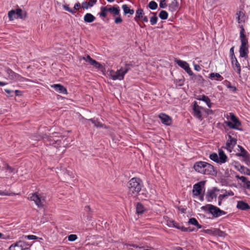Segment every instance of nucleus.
Masks as SVG:
<instances>
[{"label": "nucleus", "mask_w": 250, "mask_h": 250, "mask_svg": "<svg viewBox=\"0 0 250 250\" xmlns=\"http://www.w3.org/2000/svg\"><path fill=\"white\" fill-rule=\"evenodd\" d=\"M193 168L196 172L202 174L213 176L217 174V171L214 169V167L206 162L198 161L195 162L193 165Z\"/></svg>", "instance_id": "obj_1"}, {"label": "nucleus", "mask_w": 250, "mask_h": 250, "mask_svg": "<svg viewBox=\"0 0 250 250\" xmlns=\"http://www.w3.org/2000/svg\"><path fill=\"white\" fill-rule=\"evenodd\" d=\"M240 39L241 45L239 49L240 57L247 58L249 53V42L248 39L245 34V29L242 25L240 26Z\"/></svg>", "instance_id": "obj_2"}, {"label": "nucleus", "mask_w": 250, "mask_h": 250, "mask_svg": "<svg viewBox=\"0 0 250 250\" xmlns=\"http://www.w3.org/2000/svg\"><path fill=\"white\" fill-rule=\"evenodd\" d=\"M127 187L129 194L132 195L139 194L142 187V181L139 178H132L128 182Z\"/></svg>", "instance_id": "obj_3"}, {"label": "nucleus", "mask_w": 250, "mask_h": 250, "mask_svg": "<svg viewBox=\"0 0 250 250\" xmlns=\"http://www.w3.org/2000/svg\"><path fill=\"white\" fill-rule=\"evenodd\" d=\"M29 198L30 200L34 201L39 208H43V202L45 201L44 198L38 192L32 193Z\"/></svg>", "instance_id": "obj_4"}, {"label": "nucleus", "mask_w": 250, "mask_h": 250, "mask_svg": "<svg viewBox=\"0 0 250 250\" xmlns=\"http://www.w3.org/2000/svg\"><path fill=\"white\" fill-rule=\"evenodd\" d=\"M230 134L231 132L228 133V140L227 141L226 146L223 147L229 152L232 151L237 143V139L233 137Z\"/></svg>", "instance_id": "obj_5"}, {"label": "nucleus", "mask_w": 250, "mask_h": 250, "mask_svg": "<svg viewBox=\"0 0 250 250\" xmlns=\"http://www.w3.org/2000/svg\"><path fill=\"white\" fill-rule=\"evenodd\" d=\"M193 115L194 117L202 121L203 120L201 111L205 109L202 106L198 105L197 103L194 101L193 103Z\"/></svg>", "instance_id": "obj_6"}, {"label": "nucleus", "mask_w": 250, "mask_h": 250, "mask_svg": "<svg viewBox=\"0 0 250 250\" xmlns=\"http://www.w3.org/2000/svg\"><path fill=\"white\" fill-rule=\"evenodd\" d=\"M174 62L181 68L184 69L188 75H192V71L189 67L188 63L184 61L175 59Z\"/></svg>", "instance_id": "obj_7"}, {"label": "nucleus", "mask_w": 250, "mask_h": 250, "mask_svg": "<svg viewBox=\"0 0 250 250\" xmlns=\"http://www.w3.org/2000/svg\"><path fill=\"white\" fill-rule=\"evenodd\" d=\"M5 71L6 73V78L7 79L15 81L20 80L21 79L23 78L19 74L16 73L10 68H6Z\"/></svg>", "instance_id": "obj_8"}, {"label": "nucleus", "mask_w": 250, "mask_h": 250, "mask_svg": "<svg viewBox=\"0 0 250 250\" xmlns=\"http://www.w3.org/2000/svg\"><path fill=\"white\" fill-rule=\"evenodd\" d=\"M236 19L239 24L244 23L246 20L245 12L243 8L237 10L236 13Z\"/></svg>", "instance_id": "obj_9"}, {"label": "nucleus", "mask_w": 250, "mask_h": 250, "mask_svg": "<svg viewBox=\"0 0 250 250\" xmlns=\"http://www.w3.org/2000/svg\"><path fill=\"white\" fill-rule=\"evenodd\" d=\"M201 232L213 235V236H223L224 232L218 229L212 228L211 229H203Z\"/></svg>", "instance_id": "obj_10"}, {"label": "nucleus", "mask_w": 250, "mask_h": 250, "mask_svg": "<svg viewBox=\"0 0 250 250\" xmlns=\"http://www.w3.org/2000/svg\"><path fill=\"white\" fill-rule=\"evenodd\" d=\"M205 182L201 181L193 185L192 192L194 195L197 196L202 192V187L204 186Z\"/></svg>", "instance_id": "obj_11"}, {"label": "nucleus", "mask_w": 250, "mask_h": 250, "mask_svg": "<svg viewBox=\"0 0 250 250\" xmlns=\"http://www.w3.org/2000/svg\"><path fill=\"white\" fill-rule=\"evenodd\" d=\"M227 125L230 128L235 129L239 130H242V128H239L241 125V122L237 118L235 120L231 122L228 121L225 122Z\"/></svg>", "instance_id": "obj_12"}, {"label": "nucleus", "mask_w": 250, "mask_h": 250, "mask_svg": "<svg viewBox=\"0 0 250 250\" xmlns=\"http://www.w3.org/2000/svg\"><path fill=\"white\" fill-rule=\"evenodd\" d=\"M125 73L123 71V67L118 70L113 74H111V78L113 80H122L124 78Z\"/></svg>", "instance_id": "obj_13"}, {"label": "nucleus", "mask_w": 250, "mask_h": 250, "mask_svg": "<svg viewBox=\"0 0 250 250\" xmlns=\"http://www.w3.org/2000/svg\"><path fill=\"white\" fill-rule=\"evenodd\" d=\"M218 190L216 188H214L212 189L208 190L206 194V199L208 202H212L214 198H216L217 194L215 191Z\"/></svg>", "instance_id": "obj_14"}, {"label": "nucleus", "mask_w": 250, "mask_h": 250, "mask_svg": "<svg viewBox=\"0 0 250 250\" xmlns=\"http://www.w3.org/2000/svg\"><path fill=\"white\" fill-rule=\"evenodd\" d=\"M191 76V80L193 83H196L198 85H203L204 82L203 77L200 75H195L192 72V75H189Z\"/></svg>", "instance_id": "obj_15"}, {"label": "nucleus", "mask_w": 250, "mask_h": 250, "mask_svg": "<svg viewBox=\"0 0 250 250\" xmlns=\"http://www.w3.org/2000/svg\"><path fill=\"white\" fill-rule=\"evenodd\" d=\"M24 242L21 241H19L14 244L10 246L9 249V250H25L26 248H23L24 246Z\"/></svg>", "instance_id": "obj_16"}, {"label": "nucleus", "mask_w": 250, "mask_h": 250, "mask_svg": "<svg viewBox=\"0 0 250 250\" xmlns=\"http://www.w3.org/2000/svg\"><path fill=\"white\" fill-rule=\"evenodd\" d=\"M52 88H53L55 90L61 94H67V91L66 88L61 84H54L51 85Z\"/></svg>", "instance_id": "obj_17"}, {"label": "nucleus", "mask_w": 250, "mask_h": 250, "mask_svg": "<svg viewBox=\"0 0 250 250\" xmlns=\"http://www.w3.org/2000/svg\"><path fill=\"white\" fill-rule=\"evenodd\" d=\"M159 117L163 124L166 125H171L172 121L171 118L169 116L164 113H161L159 114Z\"/></svg>", "instance_id": "obj_18"}, {"label": "nucleus", "mask_w": 250, "mask_h": 250, "mask_svg": "<svg viewBox=\"0 0 250 250\" xmlns=\"http://www.w3.org/2000/svg\"><path fill=\"white\" fill-rule=\"evenodd\" d=\"M82 59L85 60L86 62H88L91 65L94 66L96 68H99L101 66V64L99 62H97L95 60H93L88 55H87L86 57H83Z\"/></svg>", "instance_id": "obj_19"}, {"label": "nucleus", "mask_w": 250, "mask_h": 250, "mask_svg": "<svg viewBox=\"0 0 250 250\" xmlns=\"http://www.w3.org/2000/svg\"><path fill=\"white\" fill-rule=\"evenodd\" d=\"M222 148L218 149V157L220 161V164L225 163L228 161L227 156L222 150Z\"/></svg>", "instance_id": "obj_20"}, {"label": "nucleus", "mask_w": 250, "mask_h": 250, "mask_svg": "<svg viewBox=\"0 0 250 250\" xmlns=\"http://www.w3.org/2000/svg\"><path fill=\"white\" fill-rule=\"evenodd\" d=\"M219 208L214 206L212 205L209 204L208 210L209 212L211 213L214 217H218L220 216V214L217 210H219Z\"/></svg>", "instance_id": "obj_21"}, {"label": "nucleus", "mask_w": 250, "mask_h": 250, "mask_svg": "<svg viewBox=\"0 0 250 250\" xmlns=\"http://www.w3.org/2000/svg\"><path fill=\"white\" fill-rule=\"evenodd\" d=\"M236 207L242 210H247L250 209V206L248 203L243 201H238L237 203Z\"/></svg>", "instance_id": "obj_22"}, {"label": "nucleus", "mask_w": 250, "mask_h": 250, "mask_svg": "<svg viewBox=\"0 0 250 250\" xmlns=\"http://www.w3.org/2000/svg\"><path fill=\"white\" fill-rule=\"evenodd\" d=\"M231 64L233 66V67L234 68L235 67L237 68V73L239 74H241V66L239 63L238 62L236 58L235 57V58H233V59H231Z\"/></svg>", "instance_id": "obj_23"}, {"label": "nucleus", "mask_w": 250, "mask_h": 250, "mask_svg": "<svg viewBox=\"0 0 250 250\" xmlns=\"http://www.w3.org/2000/svg\"><path fill=\"white\" fill-rule=\"evenodd\" d=\"M42 138L43 139L44 142L46 144V145L54 146L56 141V139H55L53 137L48 136L46 135L42 137Z\"/></svg>", "instance_id": "obj_24"}, {"label": "nucleus", "mask_w": 250, "mask_h": 250, "mask_svg": "<svg viewBox=\"0 0 250 250\" xmlns=\"http://www.w3.org/2000/svg\"><path fill=\"white\" fill-rule=\"evenodd\" d=\"M16 15L17 18H19L21 19H25L27 18L26 12L19 8L16 9Z\"/></svg>", "instance_id": "obj_25"}, {"label": "nucleus", "mask_w": 250, "mask_h": 250, "mask_svg": "<svg viewBox=\"0 0 250 250\" xmlns=\"http://www.w3.org/2000/svg\"><path fill=\"white\" fill-rule=\"evenodd\" d=\"M145 13L143 9L139 8L136 11V16L134 18V20L138 21L139 20H141V18L144 15Z\"/></svg>", "instance_id": "obj_26"}, {"label": "nucleus", "mask_w": 250, "mask_h": 250, "mask_svg": "<svg viewBox=\"0 0 250 250\" xmlns=\"http://www.w3.org/2000/svg\"><path fill=\"white\" fill-rule=\"evenodd\" d=\"M136 213L138 214H142L146 211L145 207L141 203H137L136 204Z\"/></svg>", "instance_id": "obj_27"}, {"label": "nucleus", "mask_w": 250, "mask_h": 250, "mask_svg": "<svg viewBox=\"0 0 250 250\" xmlns=\"http://www.w3.org/2000/svg\"><path fill=\"white\" fill-rule=\"evenodd\" d=\"M96 18L90 13H86L83 18L84 21L85 22L90 23L94 21Z\"/></svg>", "instance_id": "obj_28"}, {"label": "nucleus", "mask_w": 250, "mask_h": 250, "mask_svg": "<svg viewBox=\"0 0 250 250\" xmlns=\"http://www.w3.org/2000/svg\"><path fill=\"white\" fill-rule=\"evenodd\" d=\"M179 7V4L177 0H173L168 5L169 9L171 11H176Z\"/></svg>", "instance_id": "obj_29"}, {"label": "nucleus", "mask_w": 250, "mask_h": 250, "mask_svg": "<svg viewBox=\"0 0 250 250\" xmlns=\"http://www.w3.org/2000/svg\"><path fill=\"white\" fill-rule=\"evenodd\" d=\"M209 78L211 80H216L220 81L223 80V77L217 73H211L209 74Z\"/></svg>", "instance_id": "obj_30"}, {"label": "nucleus", "mask_w": 250, "mask_h": 250, "mask_svg": "<svg viewBox=\"0 0 250 250\" xmlns=\"http://www.w3.org/2000/svg\"><path fill=\"white\" fill-rule=\"evenodd\" d=\"M122 8L124 10V13L125 15L129 14L132 15L134 13V10L130 9V8L126 4L123 5Z\"/></svg>", "instance_id": "obj_31"}, {"label": "nucleus", "mask_w": 250, "mask_h": 250, "mask_svg": "<svg viewBox=\"0 0 250 250\" xmlns=\"http://www.w3.org/2000/svg\"><path fill=\"white\" fill-rule=\"evenodd\" d=\"M238 170L240 172L242 173L248 175H250V169L245 167L244 166H240V168H238Z\"/></svg>", "instance_id": "obj_32"}, {"label": "nucleus", "mask_w": 250, "mask_h": 250, "mask_svg": "<svg viewBox=\"0 0 250 250\" xmlns=\"http://www.w3.org/2000/svg\"><path fill=\"white\" fill-rule=\"evenodd\" d=\"M92 3H88L87 2H86V1L83 2L82 3V7L83 9H87L89 7L93 6L97 2V0H92Z\"/></svg>", "instance_id": "obj_33"}, {"label": "nucleus", "mask_w": 250, "mask_h": 250, "mask_svg": "<svg viewBox=\"0 0 250 250\" xmlns=\"http://www.w3.org/2000/svg\"><path fill=\"white\" fill-rule=\"evenodd\" d=\"M201 101H204L207 104L209 108H210L211 107L212 103L210 102V99L207 96H206L205 95H201Z\"/></svg>", "instance_id": "obj_34"}, {"label": "nucleus", "mask_w": 250, "mask_h": 250, "mask_svg": "<svg viewBox=\"0 0 250 250\" xmlns=\"http://www.w3.org/2000/svg\"><path fill=\"white\" fill-rule=\"evenodd\" d=\"M238 147L240 148L241 150V153H236V156H241L242 157L246 156L249 154V153L241 146L238 145Z\"/></svg>", "instance_id": "obj_35"}, {"label": "nucleus", "mask_w": 250, "mask_h": 250, "mask_svg": "<svg viewBox=\"0 0 250 250\" xmlns=\"http://www.w3.org/2000/svg\"><path fill=\"white\" fill-rule=\"evenodd\" d=\"M8 16L10 21H13L14 19L17 18L16 17L17 16L16 10H11L9 11L8 13Z\"/></svg>", "instance_id": "obj_36"}, {"label": "nucleus", "mask_w": 250, "mask_h": 250, "mask_svg": "<svg viewBox=\"0 0 250 250\" xmlns=\"http://www.w3.org/2000/svg\"><path fill=\"white\" fill-rule=\"evenodd\" d=\"M209 158L215 162L220 164L218 155L216 153H212L210 154Z\"/></svg>", "instance_id": "obj_37"}, {"label": "nucleus", "mask_w": 250, "mask_h": 250, "mask_svg": "<svg viewBox=\"0 0 250 250\" xmlns=\"http://www.w3.org/2000/svg\"><path fill=\"white\" fill-rule=\"evenodd\" d=\"M234 195V193L231 190H229L227 191L225 190V192L223 194L219 195V196H220V198H222V199H224L225 198H227L228 196H231Z\"/></svg>", "instance_id": "obj_38"}, {"label": "nucleus", "mask_w": 250, "mask_h": 250, "mask_svg": "<svg viewBox=\"0 0 250 250\" xmlns=\"http://www.w3.org/2000/svg\"><path fill=\"white\" fill-rule=\"evenodd\" d=\"M99 15L101 17L105 18L107 16L106 6H102L101 7V12Z\"/></svg>", "instance_id": "obj_39"}, {"label": "nucleus", "mask_w": 250, "mask_h": 250, "mask_svg": "<svg viewBox=\"0 0 250 250\" xmlns=\"http://www.w3.org/2000/svg\"><path fill=\"white\" fill-rule=\"evenodd\" d=\"M89 121L91 122L94 125L97 127H103L104 125L101 122H99L97 120H95L94 119H89Z\"/></svg>", "instance_id": "obj_40"}, {"label": "nucleus", "mask_w": 250, "mask_h": 250, "mask_svg": "<svg viewBox=\"0 0 250 250\" xmlns=\"http://www.w3.org/2000/svg\"><path fill=\"white\" fill-rule=\"evenodd\" d=\"M159 17L162 20H166L168 17V13L166 11L162 10L159 14Z\"/></svg>", "instance_id": "obj_41"}, {"label": "nucleus", "mask_w": 250, "mask_h": 250, "mask_svg": "<svg viewBox=\"0 0 250 250\" xmlns=\"http://www.w3.org/2000/svg\"><path fill=\"white\" fill-rule=\"evenodd\" d=\"M133 67V64L131 63H125V67H123V71L125 74L127 72Z\"/></svg>", "instance_id": "obj_42"}, {"label": "nucleus", "mask_w": 250, "mask_h": 250, "mask_svg": "<svg viewBox=\"0 0 250 250\" xmlns=\"http://www.w3.org/2000/svg\"><path fill=\"white\" fill-rule=\"evenodd\" d=\"M236 178H237L238 179H240L244 184L245 185V187L246 188L247 184H248V182H250V181L248 180V179L247 177L244 176H240L239 175H236Z\"/></svg>", "instance_id": "obj_43"}, {"label": "nucleus", "mask_w": 250, "mask_h": 250, "mask_svg": "<svg viewBox=\"0 0 250 250\" xmlns=\"http://www.w3.org/2000/svg\"><path fill=\"white\" fill-rule=\"evenodd\" d=\"M153 16L150 19V22L151 25L155 24L158 21V18L156 16V13H152Z\"/></svg>", "instance_id": "obj_44"}, {"label": "nucleus", "mask_w": 250, "mask_h": 250, "mask_svg": "<svg viewBox=\"0 0 250 250\" xmlns=\"http://www.w3.org/2000/svg\"><path fill=\"white\" fill-rule=\"evenodd\" d=\"M148 6L151 10H155L158 7V4L155 1H151L149 2Z\"/></svg>", "instance_id": "obj_45"}, {"label": "nucleus", "mask_w": 250, "mask_h": 250, "mask_svg": "<svg viewBox=\"0 0 250 250\" xmlns=\"http://www.w3.org/2000/svg\"><path fill=\"white\" fill-rule=\"evenodd\" d=\"M242 161L245 163V164L250 167V154L246 156L243 157Z\"/></svg>", "instance_id": "obj_46"}, {"label": "nucleus", "mask_w": 250, "mask_h": 250, "mask_svg": "<svg viewBox=\"0 0 250 250\" xmlns=\"http://www.w3.org/2000/svg\"><path fill=\"white\" fill-rule=\"evenodd\" d=\"M62 145H63V146L64 147V143H62V140L56 139V142L53 146L55 147L59 148L61 147Z\"/></svg>", "instance_id": "obj_47"}, {"label": "nucleus", "mask_w": 250, "mask_h": 250, "mask_svg": "<svg viewBox=\"0 0 250 250\" xmlns=\"http://www.w3.org/2000/svg\"><path fill=\"white\" fill-rule=\"evenodd\" d=\"M120 9L118 5H114V10L112 11L113 15L114 16L119 15H120Z\"/></svg>", "instance_id": "obj_48"}, {"label": "nucleus", "mask_w": 250, "mask_h": 250, "mask_svg": "<svg viewBox=\"0 0 250 250\" xmlns=\"http://www.w3.org/2000/svg\"><path fill=\"white\" fill-rule=\"evenodd\" d=\"M62 7L65 10L72 13V14H74L75 13L74 10L70 8L68 5L64 4L62 5Z\"/></svg>", "instance_id": "obj_49"}, {"label": "nucleus", "mask_w": 250, "mask_h": 250, "mask_svg": "<svg viewBox=\"0 0 250 250\" xmlns=\"http://www.w3.org/2000/svg\"><path fill=\"white\" fill-rule=\"evenodd\" d=\"M181 230L184 232H192L195 230V229L191 228V227L186 228L184 226H182Z\"/></svg>", "instance_id": "obj_50"}, {"label": "nucleus", "mask_w": 250, "mask_h": 250, "mask_svg": "<svg viewBox=\"0 0 250 250\" xmlns=\"http://www.w3.org/2000/svg\"><path fill=\"white\" fill-rule=\"evenodd\" d=\"M188 224L195 226V225L198 224V221L196 218H191L189 219Z\"/></svg>", "instance_id": "obj_51"}, {"label": "nucleus", "mask_w": 250, "mask_h": 250, "mask_svg": "<svg viewBox=\"0 0 250 250\" xmlns=\"http://www.w3.org/2000/svg\"><path fill=\"white\" fill-rule=\"evenodd\" d=\"M77 239V236L76 234H70L68 236V240L69 241H74Z\"/></svg>", "instance_id": "obj_52"}, {"label": "nucleus", "mask_w": 250, "mask_h": 250, "mask_svg": "<svg viewBox=\"0 0 250 250\" xmlns=\"http://www.w3.org/2000/svg\"><path fill=\"white\" fill-rule=\"evenodd\" d=\"M166 0H160L159 6L161 8H165L167 6L165 2Z\"/></svg>", "instance_id": "obj_53"}, {"label": "nucleus", "mask_w": 250, "mask_h": 250, "mask_svg": "<svg viewBox=\"0 0 250 250\" xmlns=\"http://www.w3.org/2000/svg\"><path fill=\"white\" fill-rule=\"evenodd\" d=\"M175 222L174 220H167V225L169 227H173Z\"/></svg>", "instance_id": "obj_54"}, {"label": "nucleus", "mask_w": 250, "mask_h": 250, "mask_svg": "<svg viewBox=\"0 0 250 250\" xmlns=\"http://www.w3.org/2000/svg\"><path fill=\"white\" fill-rule=\"evenodd\" d=\"M118 16V17L115 19V23L116 24L121 23L123 21V20L121 18L120 15Z\"/></svg>", "instance_id": "obj_55"}, {"label": "nucleus", "mask_w": 250, "mask_h": 250, "mask_svg": "<svg viewBox=\"0 0 250 250\" xmlns=\"http://www.w3.org/2000/svg\"><path fill=\"white\" fill-rule=\"evenodd\" d=\"M25 237L27 238L29 240H35L38 239V237L33 235H26Z\"/></svg>", "instance_id": "obj_56"}, {"label": "nucleus", "mask_w": 250, "mask_h": 250, "mask_svg": "<svg viewBox=\"0 0 250 250\" xmlns=\"http://www.w3.org/2000/svg\"><path fill=\"white\" fill-rule=\"evenodd\" d=\"M227 87L230 88L233 92L236 91L237 90L236 87L234 86H232L229 82V84L227 85Z\"/></svg>", "instance_id": "obj_57"}, {"label": "nucleus", "mask_w": 250, "mask_h": 250, "mask_svg": "<svg viewBox=\"0 0 250 250\" xmlns=\"http://www.w3.org/2000/svg\"><path fill=\"white\" fill-rule=\"evenodd\" d=\"M234 46H232L230 49L229 52H230V59H233V58H235V57L234 55Z\"/></svg>", "instance_id": "obj_58"}, {"label": "nucleus", "mask_w": 250, "mask_h": 250, "mask_svg": "<svg viewBox=\"0 0 250 250\" xmlns=\"http://www.w3.org/2000/svg\"><path fill=\"white\" fill-rule=\"evenodd\" d=\"M229 114L230 120H231L232 122L235 120L237 118H238L233 113H229Z\"/></svg>", "instance_id": "obj_59"}, {"label": "nucleus", "mask_w": 250, "mask_h": 250, "mask_svg": "<svg viewBox=\"0 0 250 250\" xmlns=\"http://www.w3.org/2000/svg\"><path fill=\"white\" fill-rule=\"evenodd\" d=\"M6 169L8 170L10 172H13L14 170V168L10 167L8 164L6 166Z\"/></svg>", "instance_id": "obj_60"}, {"label": "nucleus", "mask_w": 250, "mask_h": 250, "mask_svg": "<svg viewBox=\"0 0 250 250\" xmlns=\"http://www.w3.org/2000/svg\"><path fill=\"white\" fill-rule=\"evenodd\" d=\"M4 90L7 93V94L9 96H10L11 97L13 96V95L12 94L13 93V90H10V89H5Z\"/></svg>", "instance_id": "obj_61"}, {"label": "nucleus", "mask_w": 250, "mask_h": 250, "mask_svg": "<svg viewBox=\"0 0 250 250\" xmlns=\"http://www.w3.org/2000/svg\"><path fill=\"white\" fill-rule=\"evenodd\" d=\"M80 8L81 4L79 2H77L74 5V9L75 10H79Z\"/></svg>", "instance_id": "obj_62"}, {"label": "nucleus", "mask_w": 250, "mask_h": 250, "mask_svg": "<svg viewBox=\"0 0 250 250\" xmlns=\"http://www.w3.org/2000/svg\"><path fill=\"white\" fill-rule=\"evenodd\" d=\"M194 67V69L198 71H199L201 69V66L198 64H195Z\"/></svg>", "instance_id": "obj_63"}, {"label": "nucleus", "mask_w": 250, "mask_h": 250, "mask_svg": "<svg viewBox=\"0 0 250 250\" xmlns=\"http://www.w3.org/2000/svg\"><path fill=\"white\" fill-rule=\"evenodd\" d=\"M84 210L88 213L90 212L91 211V208H90V206H85L84 208Z\"/></svg>", "instance_id": "obj_64"}]
</instances>
